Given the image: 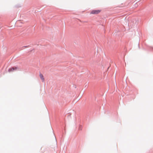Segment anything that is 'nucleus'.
<instances>
[{
	"label": "nucleus",
	"mask_w": 153,
	"mask_h": 153,
	"mask_svg": "<svg viewBox=\"0 0 153 153\" xmlns=\"http://www.w3.org/2000/svg\"><path fill=\"white\" fill-rule=\"evenodd\" d=\"M101 11V10H94L91 12L90 14H97L99 13Z\"/></svg>",
	"instance_id": "nucleus-1"
},
{
	"label": "nucleus",
	"mask_w": 153,
	"mask_h": 153,
	"mask_svg": "<svg viewBox=\"0 0 153 153\" xmlns=\"http://www.w3.org/2000/svg\"><path fill=\"white\" fill-rule=\"evenodd\" d=\"M17 68L16 67H13L9 68L8 70V71L9 72H11L13 71L14 70H16L17 69Z\"/></svg>",
	"instance_id": "nucleus-2"
},
{
	"label": "nucleus",
	"mask_w": 153,
	"mask_h": 153,
	"mask_svg": "<svg viewBox=\"0 0 153 153\" xmlns=\"http://www.w3.org/2000/svg\"><path fill=\"white\" fill-rule=\"evenodd\" d=\"M39 76L42 82H44L45 79L43 75L42 74H40Z\"/></svg>",
	"instance_id": "nucleus-3"
}]
</instances>
